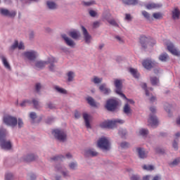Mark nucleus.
Segmentation results:
<instances>
[{"mask_svg": "<svg viewBox=\"0 0 180 180\" xmlns=\"http://www.w3.org/2000/svg\"><path fill=\"white\" fill-rule=\"evenodd\" d=\"M48 63L39 60L35 63V68L36 70H41V68H44L47 64H49V70L51 71H54V69L56 68V66H54V63H57V60H56V58L53 56H50L48 58Z\"/></svg>", "mask_w": 180, "mask_h": 180, "instance_id": "nucleus-1", "label": "nucleus"}, {"mask_svg": "<svg viewBox=\"0 0 180 180\" xmlns=\"http://www.w3.org/2000/svg\"><path fill=\"white\" fill-rule=\"evenodd\" d=\"M6 136V130L0 129V146L3 150H11L12 148V143L10 141H6L5 139Z\"/></svg>", "mask_w": 180, "mask_h": 180, "instance_id": "nucleus-2", "label": "nucleus"}, {"mask_svg": "<svg viewBox=\"0 0 180 180\" xmlns=\"http://www.w3.org/2000/svg\"><path fill=\"white\" fill-rule=\"evenodd\" d=\"M124 120H115L113 121H104L100 126L103 129H113L117 126V124H123Z\"/></svg>", "mask_w": 180, "mask_h": 180, "instance_id": "nucleus-3", "label": "nucleus"}, {"mask_svg": "<svg viewBox=\"0 0 180 180\" xmlns=\"http://www.w3.org/2000/svg\"><path fill=\"white\" fill-rule=\"evenodd\" d=\"M52 134L58 141L64 143V141H67V133H65L63 129H54L52 131Z\"/></svg>", "mask_w": 180, "mask_h": 180, "instance_id": "nucleus-4", "label": "nucleus"}, {"mask_svg": "<svg viewBox=\"0 0 180 180\" xmlns=\"http://www.w3.org/2000/svg\"><path fill=\"white\" fill-rule=\"evenodd\" d=\"M97 146L103 151H109L110 150V142L105 137L101 138L97 142Z\"/></svg>", "mask_w": 180, "mask_h": 180, "instance_id": "nucleus-5", "label": "nucleus"}, {"mask_svg": "<svg viewBox=\"0 0 180 180\" xmlns=\"http://www.w3.org/2000/svg\"><path fill=\"white\" fill-rule=\"evenodd\" d=\"M4 122L8 126H16L18 120L12 116L5 115L4 117Z\"/></svg>", "mask_w": 180, "mask_h": 180, "instance_id": "nucleus-6", "label": "nucleus"}, {"mask_svg": "<svg viewBox=\"0 0 180 180\" xmlns=\"http://www.w3.org/2000/svg\"><path fill=\"white\" fill-rule=\"evenodd\" d=\"M114 84L116 88V94L120 95V96H122V98L124 99H126V96L122 93V80L116 79L114 81Z\"/></svg>", "mask_w": 180, "mask_h": 180, "instance_id": "nucleus-7", "label": "nucleus"}, {"mask_svg": "<svg viewBox=\"0 0 180 180\" xmlns=\"http://www.w3.org/2000/svg\"><path fill=\"white\" fill-rule=\"evenodd\" d=\"M105 108L107 110H110L111 112L116 110V108H117V101L114 99H110L107 101Z\"/></svg>", "mask_w": 180, "mask_h": 180, "instance_id": "nucleus-8", "label": "nucleus"}, {"mask_svg": "<svg viewBox=\"0 0 180 180\" xmlns=\"http://www.w3.org/2000/svg\"><path fill=\"white\" fill-rule=\"evenodd\" d=\"M141 44L142 47L146 48V45L148 44L149 46H154L157 42L154 39L148 40V38L146 37H141L140 39Z\"/></svg>", "mask_w": 180, "mask_h": 180, "instance_id": "nucleus-9", "label": "nucleus"}, {"mask_svg": "<svg viewBox=\"0 0 180 180\" xmlns=\"http://www.w3.org/2000/svg\"><path fill=\"white\" fill-rule=\"evenodd\" d=\"M24 56L26 57L28 60L33 61V60H36L39 56V53L34 51H26L24 53Z\"/></svg>", "mask_w": 180, "mask_h": 180, "instance_id": "nucleus-10", "label": "nucleus"}, {"mask_svg": "<svg viewBox=\"0 0 180 180\" xmlns=\"http://www.w3.org/2000/svg\"><path fill=\"white\" fill-rule=\"evenodd\" d=\"M82 32L83 33L85 42L87 43V44H89L92 40V36L89 34V32H88V30H86V28L84 26H82Z\"/></svg>", "mask_w": 180, "mask_h": 180, "instance_id": "nucleus-11", "label": "nucleus"}, {"mask_svg": "<svg viewBox=\"0 0 180 180\" xmlns=\"http://www.w3.org/2000/svg\"><path fill=\"white\" fill-rule=\"evenodd\" d=\"M167 50L172 54H173V56H180V51H178V49H176L175 46H174V44L172 43L167 44Z\"/></svg>", "mask_w": 180, "mask_h": 180, "instance_id": "nucleus-12", "label": "nucleus"}, {"mask_svg": "<svg viewBox=\"0 0 180 180\" xmlns=\"http://www.w3.org/2000/svg\"><path fill=\"white\" fill-rule=\"evenodd\" d=\"M62 39H63L65 43L69 47H75V42H74L72 39L67 37L65 34H62Z\"/></svg>", "mask_w": 180, "mask_h": 180, "instance_id": "nucleus-13", "label": "nucleus"}, {"mask_svg": "<svg viewBox=\"0 0 180 180\" xmlns=\"http://www.w3.org/2000/svg\"><path fill=\"white\" fill-rule=\"evenodd\" d=\"M162 6V4H155V3H148L145 4V8L148 11H151V9H158Z\"/></svg>", "mask_w": 180, "mask_h": 180, "instance_id": "nucleus-14", "label": "nucleus"}, {"mask_svg": "<svg viewBox=\"0 0 180 180\" xmlns=\"http://www.w3.org/2000/svg\"><path fill=\"white\" fill-rule=\"evenodd\" d=\"M148 122L152 127H154L155 126H157L158 124V120L157 119V117L154 115H150L149 117V119L148 120Z\"/></svg>", "mask_w": 180, "mask_h": 180, "instance_id": "nucleus-15", "label": "nucleus"}, {"mask_svg": "<svg viewBox=\"0 0 180 180\" xmlns=\"http://www.w3.org/2000/svg\"><path fill=\"white\" fill-rule=\"evenodd\" d=\"M84 155H85V157H96L98 152L95 151L94 149H86L84 151Z\"/></svg>", "mask_w": 180, "mask_h": 180, "instance_id": "nucleus-16", "label": "nucleus"}, {"mask_svg": "<svg viewBox=\"0 0 180 180\" xmlns=\"http://www.w3.org/2000/svg\"><path fill=\"white\" fill-rule=\"evenodd\" d=\"M0 13L4 16H10L11 18H13L16 15V13L15 11H9L5 8H1Z\"/></svg>", "mask_w": 180, "mask_h": 180, "instance_id": "nucleus-17", "label": "nucleus"}, {"mask_svg": "<svg viewBox=\"0 0 180 180\" xmlns=\"http://www.w3.org/2000/svg\"><path fill=\"white\" fill-rule=\"evenodd\" d=\"M83 118L85 122L86 127L87 129H91V123L89 122V120H91V116L89 114L86 112L83 113Z\"/></svg>", "mask_w": 180, "mask_h": 180, "instance_id": "nucleus-18", "label": "nucleus"}, {"mask_svg": "<svg viewBox=\"0 0 180 180\" xmlns=\"http://www.w3.org/2000/svg\"><path fill=\"white\" fill-rule=\"evenodd\" d=\"M142 65L146 70H150V68H153V67H154V63L150 60H144L142 63Z\"/></svg>", "mask_w": 180, "mask_h": 180, "instance_id": "nucleus-19", "label": "nucleus"}, {"mask_svg": "<svg viewBox=\"0 0 180 180\" xmlns=\"http://www.w3.org/2000/svg\"><path fill=\"white\" fill-rule=\"evenodd\" d=\"M46 6L49 8V9H51V11H54L55 9H57V8H58V5H57V4H56V2L53 1H46Z\"/></svg>", "mask_w": 180, "mask_h": 180, "instance_id": "nucleus-20", "label": "nucleus"}, {"mask_svg": "<svg viewBox=\"0 0 180 180\" xmlns=\"http://www.w3.org/2000/svg\"><path fill=\"white\" fill-rule=\"evenodd\" d=\"M136 151L139 154V158H147V152H146L143 148H137Z\"/></svg>", "mask_w": 180, "mask_h": 180, "instance_id": "nucleus-21", "label": "nucleus"}, {"mask_svg": "<svg viewBox=\"0 0 180 180\" xmlns=\"http://www.w3.org/2000/svg\"><path fill=\"white\" fill-rule=\"evenodd\" d=\"M99 89L101 92H103L105 95H108V94L110 92V89H108L106 87V84H103L99 86Z\"/></svg>", "mask_w": 180, "mask_h": 180, "instance_id": "nucleus-22", "label": "nucleus"}, {"mask_svg": "<svg viewBox=\"0 0 180 180\" xmlns=\"http://www.w3.org/2000/svg\"><path fill=\"white\" fill-rule=\"evenodd\" d=\"M179 15H180L179 9H178V8H174L172 11V18L174 20H176L179 19Z\"/></svg>", "mask_w": 180, "mask_h": 180, "instance_id": "nucleus-23", "label": "nucleus"}, {"mask_svg": "<svg viewBox=\"0 0 180 180\" xmlns=\"http://www.w3.org/2000/svg\"><path fill=\"white\" fill-rule=\"evenodd\" d=\"M1 59L2 60V63H3L4 65V67L7 70H11V65H9V63L6 60V58H5V56H1Z\"/></svg>", "mask_w": 180, "mask_h": 180, "instance_id": "nucleus-24", "label": "nucleus"}, {"mask_svg": "<svg viewBox=\"0 0 180 180\" xmlns=\"http://www.w3.org/2000/svg\"><path fill=\"white\" fill-rule=\"evenodd\" d=\"M129 72H131L134 78H139V77H140V74L139 73V71H137L136 69L133 68H129Z\"/></svg>", "mask_w": 180, "mask_h": 180, "instance_id": "nucleus-25", "label": "nucleus"}, {"mask_svg": "<svg viewBox=\"0 0 180 180\" xmlns=\"http://www.w3.org/2000/svg\"><path fill=\"white\" fill-rule=\"evenodd\" d=\"M69 36H70L72 39H77L79 37V32L78 31H71L69 32Z\"/></svg>", "mask_w": 180, "mask_h": 180, "instance_id": "nucleus-26", "label": "nucleus"}, {"mask_svg": "<svg viewBox=\"0 0 180 180\" xmlns=\"http://www.w3.org/2000/svg\"><path fill=\"white\" fill-rule=\"evenodd\" d=\"M17 47H18L19 50H22L23 49V44H19L18 41H15L14 44L11 46V50H14V49H16Z\"/></svg>", "mask_w": 180, "mask_h": 180, "instance_id": "nucleus-27", "label": "nucleus"}, {"mask_svg": "<svg viewBox=\"0 0 180 180\" xmlns=\"http://www.w3.org/2000/svg\"><path fill=\"white\" fill-rule=\"evenodd\" d=\"M57 172H61V174L63 175V176H68V172L64 170V168L63 167H56Z\"/></svg>", "mask_w": 180, "mask_h": 180, "instance_id": "nucleus-28", "label": "nucleus"}, {"mask_svg": "<svg viewBox=\"0 0 180 180\" xmlns=\"http://www.w3.org/2000/svg\"><path fill=\"white\" fill-rule=\"evenodd\" d=\"M37 158V156L34 155V154L29 155L25 159V161L27 162H31V161H34Z\"/></svg>", "mask_w": 180, "mask_h": 180, "instance_id": "nucleus-29", "label": "nucleus"}, {"mask_svg": "<svg viewBox=\"0 0 180 180\" xmlns=\"http://www.w3.org/2000/svg\"><path fill=\"white\" fill-rule=\"evenodd\" d=\"M75 77V73L74 72L70 71L68 72V81H69V82L74 81Z\"/></svg>", "mask_w": 180, "mask_h": 180, "instance_id": "nucleus-30", "label": "nucleus"}, {"mask_svg": "<svg viewBox=\"0 0 180 180\" xmlns=\"http://www.w3.org/2000/svg\"><path fill=\"white\" fill-rule=\"evenodd\" d=\"M55 89L59 94H62L63 95H66V94H67V90H65L60 86H56Z\"/></svg>", "mask_w": 180, "mask_h": 180, "instance_id": "nucleus-31", "label": "nucleus"}, {"mask_svg": "<svg viewBox=\"0 0 180 180\" xmlns=\"http://www.w3.org/2000/svg\"><path fill=\"white\" fill-rule=\"evenodd\" d=\"M180 164V158H177L174 159L172 162L169 163L170 167H176Z\"/></svg>", "mask_w": 180, "mask_h": 180, "instance_id": "nucleus-32", "label": "nucleus"}, {"mask_svg": "<svg viewBox=\"0 0 180 180\" xmlns=\"http://www.w3.org/2000/svg\"><path fill=\"white\" fill-rule=\"evenodd\" d=\"M86 101L89 105H90V106H93V107L96 106V103L95 102V100L92 98V97H87Z\"/></svg>", "mask_w": 180, "mask_h": 180, "instance_id": "nucleus-33", "label": "nucleus"}, {"mask_svg": "<svg viewBox=\"0 0 180 180\" xmlns=\"http://www.w3.org/2000/svg\"><path fill=\"white\" fill-rule=\"evenodd\" d=\"M153 16L154 19H156V20H161L162 19V18H164V15H162V13L160 12L154 13L153 14Z\"/></svg>", "mask_w": 180, "mask_h": 180, "instance_id": "nucleus-34", "label": "nucleus"}, {"mask_svg": "<svg viewBox=\"0 0 180 180\" xmlns=\"http://www.w3.org/2000/svg\"><path fill=\"white\" fill-rule=\"evenodd\" d=\"M91 82H94V84H101L102 82V78L94 76L91 79Z\"/></svg>", "mask_w": 180, "mask_h": 180, "instance_id": "nucleus-35", "label": "nucleus"}, {"mask_svg": "<svg viewBox=\"0 0 180 180\" xmlns=\"http://www.w3.org/2000/svg\"><path fill=\"white\" fill-rule=\"evenodd\" d=\"M150 82L152 85H158L160 84V80L155 77H150Z\"/></svg>", "mask_w": 180, "mask_h": 180, "instance_id": "nucleus-36", "label": "nucleus"}, {"mask_svg": "<svg viewBox=\"0 0 180 180\" xmlns=\"http://www.w3.org/2000/svg\"><path fill=\"white\" fill-rule=\"evenodd\" d=\"M139 134L141 136H143V137H145V136L148 134V130H147L146 129H139Z\"/></svg>", "mask_w": 180, "mask_h": 180, "instance_id": "nucleus-37", "label": "nucleus"}, {"mask_svg": "<svg viewBox=\"0 0 180 180\" xmlns=\"http://www.w3.org/2000/svg\"><path fill=\"white\" fill-rule=\"evenodd\" d=\"M64 156L63 155H57L51 158L53 161H63L64 160Z\"/></svg>", "mask_w": 180, "mask_h": 180, "instance_id": "nucleus-38", "label": "nucleus"}, {"mask_svg": "<svg viewBox=\"0 0 180 180\" xmlns=\"http://www.w3.org/2000/svg\"><path fill=\"white\" fill-rule=\"evenodd\" d=\"M168 58V54L163 53L159 56V60L160 61H167V59Z\"/></svg>", "mask_w": 180, "mask_h": 180, "instance_id": "nucleus-39", "label": "nucleus"}, {"mask_svg": "<svg viewBox=\"0 0 180 180\" xmlns=\"http://www.w3.org/2000/svg\"><path fill=\"white\" fill-rule=\"evenodd\" d=\"M141 87L143 88V89H145L146 96H150V92H148V89H147V84L142 83Z\"/></svg>", "mask_w": 180, "mask_h": 180, "instance_id": "nucleus-40", "label": "nucleus"}, {"mask_svg": "<svg viewBox=\"0 0 180 180\" xmlns=\"http://www.w3.org/2000/svg\"><path fill=\"white\" fill-rule=\"evenodd\" d=\"M124 112L127 115H129V113H130V106H129V104H127V103L125 104V105L124 107Z\"/></svg>", "mask_w": 180, "mask_h": 180, "instance_id": "nucleus-41", "label": "nucleus"}, {"mask_svg": "<svg viewBox=\"0 0 180 180\" xmlns=\"http://www.w3.org/2000/svg\"><path fill=\"white\" fill-rule=\"evenodd\" d=\"M77 167H78V165H77V162H71V163L69 165V168H70V169H77Z\"/></svg>", "mask_w": 180, "mask_h": 180, "instance_id": "nucleus-42", "label": "nucleus"}, {"mask_svg": "<svg viewBox=\"0 0 180 180\" xmlns=\"http://www.w3.org/2000/svg\"><path fill=\"white\" fill-rule=\"evenodd\" d=\"M143 169H146V171H153L154 169V166L153 165H144L143 167Z\"/></svg>", "mask_w": 180, "mask_h": 180, "instance_id": "nucleus-43", "label": "nucleus"}, {"mask_svg": "<svg viewBox=\"0 0 180 180\" xmlns=\"http://www.w3.org/2000/svg\"><path fill=\"white\" fill-rule=\"evenodd\" d=\"M129 146V143H127L126 141L122 142L120 144V147H121V148H128Z\"/></svg>", "mask_w": 180, "mask_h": 180, "instance_id": "nucleus-44", "label": "nucleus"}, {"mask_svg": "<svg viewBox=\"0 0 180 180\" xmlns=\"http://www.w3.org/2000/svg\"><path fill=\"white\" fill-rule=\"evenodd\" d=\"M142 15L143 16H144V18H146V19H147L148 20H150V13H148V12L146 11H143Z\"/></svg>", "mask_w": 180, "mask_h": 180, "instance_id": "nucleus-45", "label": "nucleus"}, {"mask_svg": "<svg viewBox=\"0 0 180 180\" xmlns=\"http://www.w3.org/2000/svg\"><path fill=\"white\" fill-rule=\"evenodd\" d=\"M32 103H33L34 108H36V109H39L40 103H39V101H37V100H33Z\"/></svg>", "mask_w": 180, "mask_h": 180, "instance_id": "nucleus-46", "label": "nucleus"}, {"mask_svg": "<svg viewBox=\"0 0 180 180\" xmlns=\"http://www.w3.org/2000/svg\"><path fill=\"white\" fill-rule=\"evenodd\" d=\"M172 147L174 150H178V141H176V139H174L172 143Z\"/></svg>", "mask_w": 180, "mask_h": 180, "instance_id": "nucleus-47", "label": "nucleus"}, {"mask_svg": "<svg viewBox=\"0 0 180 180\" xmlns=\"http://www.w3.org/2000/svg\"><path fill=\"white\" fill-rule=\"evenodd\" d=\"M131 19H133L131 15L127 13L125 14L124 20H127V22H131Z\"/></svg>", "mask_w": 180, "mask_h": 180, "instance_id": "nucleus-48", "label": "nucleus"}, {"mask_svg": "<svg viewBox=\"0 0 180 180\" xmlns=\"http://www.w3.org/2000/svg\"><path fill=\"white\" fill-rule=\"evenodd\" d=\"M108 23H110V25H112V26H119L117 22L113 19L112 20H108Z\"/></svg>", "mask_w": 180, "mask_h": 180, "instance_id": "nucleus-49", "label": "nucleus"}, {"mask_svg": "<svg viewBox=\"0 0 180 180\" xmlns=\"http://www.w3.org/2000/svg\"><path fill=\"white\" fill-rule=\"evenodd\" d=\"M90 16H91L92 18H95V16H96V15H98V13H96V11H94V10H90L89 12Z\"/></svg>", "mask_w": 180, "mask_h": 180, "instance_id": "nucleus-50", "label": "nucleus"}, {"mask_svg": "<svg viewBox=\"0 0 180 180\" xmlns=\"http://www.w3.org/2000/svg\"><path fill=\"white\" fill-rule=\"evenodd\" d=\"M94 4H95L94 1L84 2V5H85V6H91V5H94Z\"/></svg>", "mask_w": 180, "mask_h": 180, "instance_id": "nucleus-51", "label": "nucleus"}, {"mask_svg": "<svg viewBox=\"0 0 180 180\" xmlns=\"http://www.w3.org/2000/svg\"><path fill=\"white\" fill-rule=\"evenodd\" d=\"M30 117L32 120H34L35 119H37V115L35 114V112H31L30 114Z\"/></svg>", "mask_w": 180, "mask_h": 180, "instance_id": "nucleus-52", "label": "nucleus"}, {"mask_svg": "<svg viewBox=\"0 0 180 180\" xmlns=\"http://www.w3.org/2000/svg\"><path fill=\"white\" fill-rule=\"evenodd\" d=\"M116 40L119 41V43H123L124 41V39H123V37H121L120 36H116L115 37Z\"/></svg>", "mask_w": 180, "mask_h": 180, "instance_id": "nucleus-53", "label": "nucleus"}, {"mask_svg": "<svg viewBox=\"0 0 180 180\" xmlns=\"http://www.w3.org/2000/svg\"><path fill=\"white\" fill-rule=\"evenodd\" d=\"M125 101H127V105H129V103H130L131 105H134V101H133L132 99H128L127 97H126Z\"/></svg>", "mask_w": 180, "mask_h": 180, "instance_id": "nucleus-54", "label": "nucleus"}, {"mask_svg": "<svg viewBox=\"0 0 180 180\" xmlns=\"http://www.w3.org/2000/svg\"><path fill=\"white\" fill-rule=\"evenodd\" d=\"M99 26H101V22L96 21L93 23V27L94 29H96V27H99Z\"/></svg>", "mask_w": 180, "mask_h": 180, "instance_id": "nucleus-55", "label": "nucleus"}, {"mask_svg": "<svg viewBox=\"0 0 180 180\" xmlns=\"http://www.w3.org/2000/svg\"><path fill=\"white\" fill-rule=\"evenodd\" d=\"M35 89H36L37 92H39L40 91V89H41V84H40V83H37L35 85Z\"/></svg>", "mask_w": 180, "mask_h": 180, "instance_id": "nucleus-56", "label": "nucleus"}, {"mask_svg": "<svg viewBox=\"0 0 180 180\" xmlns=\"http://www.w3.org/2000/svg\"><path fill=\"white\" fill-rule=\"evenodd\" d=\"M131 180H140V176L139 175H132L131 177Z\"/></svg>", "mask_w": 180, "mask_h": 180, "instance_id": "nucleus-57", "label": "nucleus"}, {"mask_svg": "<svg viewBox=\"0 0 180 180\" xmlns=\"http://www.w3.org/2000/svg\"><path fill=\"white\" fill-rule=\"evenodd\" d=\"M75 119H79L81 117V113L78 111L75 112Z\"/></svg>", "mask_w": 180, "mask_h": 180, "instance_id": "nucleus-58", "label": "nucleus"}, {"mask_svg": "<svg viewBox=\"0 0 180 180\" xmlns=\"http://www.w3.org/2000/svg\"><path fill=\"white\" fill-rule=\"evenodd\" d=\"M12 174L8 173L6 175V180H12Z\"/></svg>", "mask_w": 180, "mask_h": 180, "instance_id": "nucleus-59", "label": "nucleus"}, {"mask_svg": "<svg viewBox=\"0 0 180 180\" xmlns=\"http://www.w3.org/2000/svg\"><path fill=\"white\" fill-rule=\"evenodd\" d=\"M138 0H129L130 5H136L137 4Z\"/></svg>", "mask_w": 180, "mask_h": 180, "instance_id": "nucleus-60", "label": "nucleus"}, {"mask_svg": "<svg viewBox=\"0 0 180 180\" xmlns=\"http://www.w3.org/2000/svg\"><path fill=\"white\" fill-rule=\"evenodd\" d=\"M179 137H180V132L176 133V134L174 135V140L178 141V139H179Z\"/></svg>", "mask_w": 180, "mask_h": 180, "instance_id": "nucleus-61", "label": "nucleus"}, {"mask_svg": "<svg viewBox=\"0 0 180 180\" xmlns=\"http://www.w3.org/2000/svg\"><path fill=\"white\" fill-rule=\"evenodd\" d=\"M65 158H68V160L72 158V155L70 153H68L66 155H65Z\"/></svg>", "mask_w": 180, "mask_h": 180, "instance_id": "nucleus-62", "label": "nucleus"}, {"mask_svg": "<svg viewBox=\"0 0 180 180\" xmlns=\"http://www.w3.org/2000/svg\"><path fill=\"white\" fill-rule=\"evenodd\" d=\"M152 180H161V176L160 175H156L155 176Z\"/></svg>", "mask_w": 180, "mask_h": 180, "instance_id": "nucleus-63", "label": "nucleus"}, {"mask_svg": "<svg viewBox=\"0 0 180 180\" xmlns=\"http://www.w3.org/2000/svg\"><path fill=\"white\" fill-rule=\"evenodd\" d=\"M143 180H150V176L149 175L144 176L143 177Z\"/></svg>", "mask_w": 180, "mask_h": 180, "instance_id": "nucleus-64", "label": "nucleus"}]
</instances>
